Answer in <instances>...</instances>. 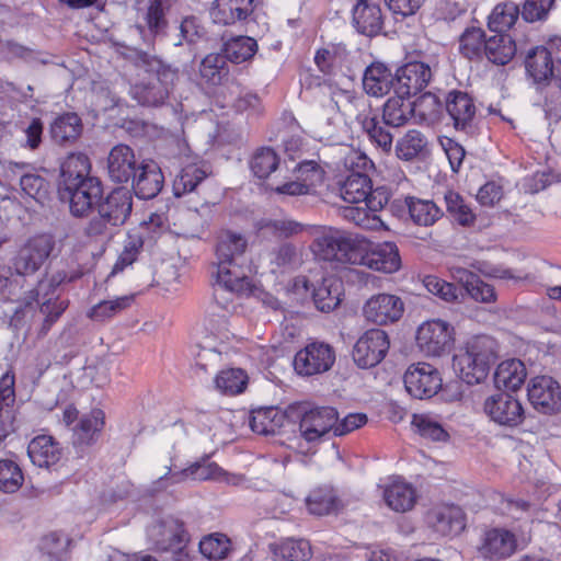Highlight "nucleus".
<instances>
[{
  "instance_id": "a211bd4d",
  "label": "nucleus",
  "mask_w": 561,
  "mask_h": 561,
  "mask_svg": "<svg viewBox=\"0 0 561 561\" xmlns=\"http://www.w3.org/2000/svg\"><path fill=\"white\" fill-rule=\"evenodd\" d=\"M528 400L543 414L556 413L561 409V388L552 377L537 376L528 386Z\"/></svg>"
},
{
  "instance_id": "412c9836",
  "label": "nucleus",
  "mask_w": 561,
  "mask_h": 561,
  "mask_svg": "<svg viewBox=\"0 0 561 561\" xmlns=\"http://www.w3.org/2000/svg\"><path fill=\"white\" fill-rule=\"evenodd\" d=\"M130 181L133 196L139 199H152L162 191L164 175L156 161L145 159L139 162Z\"/></svg>"
},
{
  "instance_id": "f704fd0d",
  "label": "nucleus",
  "mask_w": 561,
  "mask_h": 561,
  "mask_svg": "<svg viewBox=\"0 0 561 561\" xmlns=\"http://www.w3.org/2000/svg\"><path fill=\"white\" fill-rule=\"evenodd\" d=\"M172 83L149 78L148 81H141L133 85L130 92L133 98L144 106H160L168 99Z\"/></svg>"
},
{
  "instance_id": "37998d69",
  "label": "nucleus",
  "mask_w": 561,
  "mask_h": 561,
  "mask_svg": "<svg viewBox=\"0 0 561 561\" xmlns=\"http://www.w3.org/2000/svg\"><path fill=\"white\" fill-rule=\"evenodd\" d=\"M360 125L367 135L370 144L382 154H389L393 147V135L390 133L389 127L380 122L378 117L365 116L360 119Z\"/></svg>"
},
{
  "instance_id": "f03ea898",
  "label": "nucleus",
  "mask_w": 561,
  "mask_h": 561,
  "mask_svg": "<svg viewBox=\"0 0 561 561\" xmlns=\"http://www.w3.org/2000/svg\"><path fill=\"white\" fill-rule=\"evenodd\" d=\"M133 211V193L127 186L112 188L100 198L96 215L83 228L85 237L100 241L112 237L115 228L126 224Z\"/></svg>"
},
{
  "instance_id": "0eeeda50",
  "label": "nucleus",
  "mask_w": 561,
  "mask_h": 561,
  "mask_svg": "<svg viewBox=\"0 0 561 561\" xmlns=\"http://www.w3.org/2000/svg\"><path fill=\"white\" fill-rule=\"evenodd\" d=\"M55 248L54 237L50 234H37L30 238L18 251L13 259V268L22 276L36 273Z\"/></svg>"
},
{
  "instance_id": "6ab92c4d",
  "label": "nucleus",
  "mask_w": 561,
  "mask_h": 561,
  "mask_svg": "<svg viewBox=\"0 0 561 561\" xmlns=\"http://www.w3.org/2000/svg\"><path fill=\"white\" fill-rule=\"evenodd\" d=\"M172 3L173 0H148L142 14L144 24L136 25L146 44H153L158 36L165 34L169 26L167 14Z\"/></svg>"
},
{
  "instance_id": "de8ad7c7",
  "label": "nucleus",
  "mask_w": 561,
  "mask_h": 561,
  "mask_svg": "<svg viewBox=\"0 0 561 561\" xmlns=\"http://www.w3.org/2000/svg\"><path fill=\"white\" fill-rule=\"evenodd\" d=\"M308 511L317 516L336 513L341 502L333 489L323 486L312 490L306 499Z\"/></svg>"
},
{
  "instance_id": "5fc2aeb1",
  "label": "nucleus",
  "mask_w": 561,
  "mask_h": 561,
  "mask_svg": "<svg viewBox=\"0 0 561 561\" xmlns=\"http://www.w3.org/2000/svg\"><path fill=\"white\" fill-rule=\"evenodd\" d=\"M519 14V7L513 1L499 3L489 15L488 27L491 32L505 34L516 23Z\"/></svg>"
},
{
  "instance_id": "2f4dec72",
  "label": "nucleus",
  "mask_w": 561,
  "mask_h": 561,
  "mask_svg": "<svg viewBox=\"0 0 561 561\" xmlns=\"http://www.w3.org/2000/svg\"><path fill=\"white\" fill-rule=\"evenodd\" d=\"M128 59L134 66L144 70L150 78L160 79L162 82H173L176 71L165 65L159 57L137 48H129Z\"/></svg>"
},
{
  "instance_id": "9b49d317",
  "label": "nucleus",
  "mask_w": 561,
  "mask_h": 561,
  "mask_svg": "<svg viewBox=\"0 0 561 561\" xmlns=\"http://www.w3.org/2000/svg\"><path fill=\"white\" fill-rule=\"evenodd\" d=\"M403 382L408 393L415 399H430L442 388V377L437 368L427 363L409 366Z\"/></svg>"
},
{
  "instance_id": "5701e85b",
  "label": "nucleus",
  "mask_w": 561,
  "mask_h": 561,
  "mask_svg": "<svg viewBox=\"0 0 561 561\" xmlns=\"http://www.w3.org/2000/svg\"><path fill=\"white\" fill-rule=\"evenodd\" d=\"M134 150L124 144L114 146L107 156V174L112 182L128 183L139 167Z\"/></svg>"
},
{
  "instance_id": "a19ab883",
  "label": "nucleus",
  "mask_w": 561,
  "mask_h": 561,
  "mask_svg": "<svg viewBox=\"0 0 561 561\" xmlns=\"http://www.w3.org/2000/svg\"><path fill=\"white\" fill-rule=\"evenodd\" d=\"M386 504L394 512H408L416 502V492L412 484L396 480L383 491Z\"/></svg>"
},
{
  "instance_id": "bf43d9fd",
  "label": "nucleus",
  "mask_w": 561,
  "mask_h": 561,
  "mask_svg": "<svg viewBox=\"0 0 561 561\" xmlns=\"http://www.w3.org/2000/svg\"><path fill=\"white\" fill-rule=\"evenodd\" d=\"M133 301V295L100 301L89 310L88 317L93 321L104 322L129 308Z\"/></svg>"
},
{
  "instance_id": "0e129e2a",
  "label": "nucleus",
  "mask_w": 561,
  "mask_h": 561,
  "mask_svg": "<svg viewBox=\"0 0 561 561\" xmlns=\"http://www.w3.org/2000/svg\"><path fill=\"white\" fill-rule=\"evenodd\" d=\"M144 248V238L136 232H129L124 243V249L118 255L113 266L111 275L123 272L127 266L131 265L140 254Z\"/></svg>"
},
{
  "instance_id": "58836bf2",
  "label": "nucleus",
  "mask_w": 561,
  "mask_h": 561,
  "mask_svg": "<svg viewBox=\"0 0 561 561\" xmlns=\"http://www.w3.org/2000/svg\"><path fill=\"white\" fill-rule=\"evenodd\" d=\"M221 54L225 58L236 65L251 60L257 51V43L254 38L244 35L222 36Z\"/></svg>"
},
{
  "instance_id": "dca6fc26",
  "label": "nucleus",
  "mask_w": 561,
  "mask_h": 561,
  "mask_svg": "<svg viewBox=\"0 0 561 561\" xmlns=\"http://www.w3.org/2000/svg\"><path fill=\"white\" fill-rule=\"evenodd\" d=\"M433 72L423 61H410L396 70L394 94L412 98L421 93L431 82Z\"/></svg>"
},
{
  "instance_id": "9d476101",
  "label": "nucleus",
  "mask_w": 561,
  "mask_h": 561,
  "mask_svg": "<svg viewBox=\"0 0 561 561\" xmlns=\"http://www.w3.org/2000/svg\"><path fill=\"white\" fill-rule=\"evenodd\" d=\"M444 108L456 130L466 135L476 133L477 106L468 92L456 89L448 91L444 99Z\"/></svg>"
},
{
  "instance_id": "c03bdc74",
  "label": "nucleus",
  "mask_w": 561,
  "mask_h": 561,
  "mask_svg": "<svg viewBox=\"0 0 561 561\" xmlns=\"http://www.w3.org/2000/svg\"><path fill=\"white\" fill-rule=\"evenodd\" d=\"M394 150L400 160L412 161L428 153V141L424 134L411 129L397 141Z\"/></svg>"
},
{
  "instance_id": "c756f323",
  "label": "nucleus",
  "mask_w": 561,
  "mask_h": 561,
  "mask_svg": "<svg viewBox=\"0 0 561 561\" xmlns=\"http://www.w3.org/2000/svg\"><path fill=\"white\" fill-rule=\"evenodd\" d=\"M83 125L80 116L73 112L58 115L49 126L53 141L60 146L75 144L81 136Z\"/></svg>"
},
{
  "instance_id": "ea45409f",
  "label": "nucleus",
  "mask_w": 561,
  "mask_h": 561,
  "mask_svg": "<svg viewBox=\"0 0 561 561\" xmlns=\"http://www.w3.org/2000/svg\"><path fill=\"white\" fill-rule=\"evenodd\" d=\"M331 101L345 118H356L359 123L367 106V100L363 95H358L355 91L344 89H333L331 92Z\"/></svg>"
},
{
  "instance_id": "cd10ccee",
  "label": "nucleus",
  "mask_w": 561,
  "mask_h": 561,
  "mask_svg": "<svg viewBox=\"0 0 561 561\" xmlns=\"http://www.w3.org/2000/svg\"><path fill=\"white\" fill-rule=\"evenodd\" d=\"M287 422H291L288 408L285 411L276 407L259 408L249 416L251 430L261 435H275Z\"/></svg>"
},
{
  "instance_id": "7c9ffc66",
  "label": "nucleus",
  "mask_w": 561,
  "mask_h": 561,
  "mask_svg": "<svg viewBox=\"0 0 561 561\" xmlns=\"http://www.w3.org/2000/svg\"><path fill=\"white\" fill-rule=\"evenodd\" d=\"M343 294V282L335 276H329L313 288L312 301L317 310L331 312L340 306Z\"/></svg>"
},
{
  "instance_id": "e433bc0d",
  "label": "nucleus",
  "mask_w": 561,
  "mask_h": 561,
  "mask_svg": "<svg viewBox=\"0 0 561 561\" xmlns=\"http://www.w3.org/2000/svg\"><path fill=\"white\" fill-rule=\"evenodd\" d=\"M199 76L209 87L226 84L230 79L228 60L220 53L207 54L199 64Z\"/></svg>"
},
{
  "instance_id": "338daca9",
  "label": "nucleus",
  "mask_w": 561,
  "mask_h": 561,
  "mask_svg": "<svg viewBox=\"0 0 561 561\" xmlns=\"http://www.w3.org/2000/svg\"><path fill=\"white\" fill-rule=\"evenodd\" d=\"M230 548V540L226 535L211 534L199 541L201 553L210 559L218 560L227 557Z\"/></svg>"
},
{
  "instance_id": "7ed1b4c3",
  "label": "nucleus",
  "mask_w": 561,
  "mask_h": 561,
  "mask_svg": "<svg viewBox=\"0 0 561 561\" xmlns=\"http://www.w3.org/2000/svg\"><path fill=\"white\" fill-rule=\"evenodd\" d=\"M496 341L489 335L471 337L463 351L454 355L453 366L460 379L473 386L486 379L497 359Z\"/></svg>"
},
{
  "instance_id": "6e6d98bb",
  "label": "nucleus",
  "mask_w": 561,
  "mask_h": 561,
  "mask_svg": "<svg viewBox=\"0 0 561 561\" xmlns=\"http://www.w3.org/2000/svg\"><path fill=\"white\" fill-rule=\"evenodd\" d=\"M209 172L195 163L187 164L181 169L173 181V193L176 197H181L187 193L195 191L201 182H203Z\"/></svg>"
},
{
  "instance_id": "39448f33",
  "label": "nucleus",
  "mask_w": 561,
  "mask_h": 561,
  "mask_svg": "<svg viewBox=\"0 0 561 561\" xmlns=\"http://www.w3.org/2000/svg\"><path fill=\"white\" fill-rule=\"evenodd\" d=\"M291 422L299 420V433L308 444H318L331 432L337 421V411L332 407H314L307 409L304 403L288 407Z\"/></svg>"
},
{
  "instance_id": "1a4fd4ad",
  "label": "nucleus",
  "mask_w": 561,
  "mask_h": 561,
  "mask_svg": "<svg viewBox=\"0 0 561 561\" xmlns=\"http://www.w3.org/2000/svg\"><path fill=\"white\" fill-rule=\"evenodd\" d=\"M389 347V336L383 330L369 329L355 343L352 357L357 367L373 368L386 357Z\"/></svg>"
},
{
  "instance_id": "4d7b16f0",
  "label": "nucleus",
  "mask_w": 561,
  "mask_h": 561,
  "mask_svg": "<svg viewBox=\"0 0 561 561\" xmlns=\"http://www.w3.org/2000/svg\"><path fill=\"white\" fill-rule=\"evenodd\" d=\"M220 473L221 468L215 462H194L181 471L172 472L169 469L168 473L161 477V480L167 479L171 480L172 483H180L191 477L193 480L204 481L217 479Z\"/></svg>"
},
{
  "instance_id": "aec40b11",
  "label": "nucleus",
  "mask_w": 561,
  "mask_h": 561,
  "mask_svg": "<svg viewBox=\"0 0 561 561\" xmlns=\"http://www.w3.org/2000/svg\"><path fill=\"white\" fill-rule=\"evenodd\" d=\"M363 257L356 265L391 274L401 267L399 249L394 242H382L370 249L369 241L363 237Z\"/></svg>"
},
{
  "instance_id": "a878e982",
  "label": "nucleus",
  "mask_w": 561,
  "mask_h": 561,
  "mask_svg": "<svg viewBox=\"0 0 561 561\" xmlns=\"http://www.w3.org/2000/svg\"><path fill=\"white\" fill-rule=\"evenodd\" d=\"M257 0H214L210 16L215 23L233 25L245 21L253 12Z\"/></svg>"
},
{
  "instance_id": "72a5a7b5",
  "label": "nucleus",
  "mask_w": 561,
  "mask_h": 561,
  "mask_svg": "<svg viewBox=\"0 0 561 561\" xmlns=\"http://www.w3.org/2000/svg\"><path fill=\"white\" fill-rule=\"evenodd\" d=\"M527 371L520 359L512 358L500 363L494 373L495 387L504 391H516L525 382Z\"/></svg>"
},
{
  "instance_id": "393cba45",
  "label": "nucleus",
  "mask_w": 561,
  "mask_h": 561,
  "mask_svg": "<svg viewBox=\"0 0 561 561\" xmlns=\"http://www.w3.org/2000/svg\"><path fill=\"white\" fill-rule=\"evenodd\" d=\"M352 22L359 34L368 37L377 36L383 27L381 8L368 0H358L352 10Z\"/></svg>"
},
{
  "instance_id": "f257e3e1",
  "label": "nucleus",
  "mask_w": 561,
  "mask_h": 561,
  "mask_svg": "<svg viewBox=\"0 0 561 561\" xmlns=\"http://www.w3.org/2000/svg\"><path fill=\"white\" fill-rule=\"evenodd\" d=\"M247 239L231 231L224 232L216 245V279L219 286L237 294H251L252 279L244 256Z\"/></svg>"
},
{
  "instance_id": "774afa93",
  "label": "nucleus",
  "mask_w": 561,
  "mask_h": 561,
  "mask_svg": "<svg viewBox=\"0 0 561 561\" xmlns=\"http://www.w3.org/2000/svg\"><path fill=\"white\" fill-rule=\"evenodd\" d=\"M294 175L301 183L307 185L310 192L323 182L324 172L314 160H304L293 169Z\"/></svg>"
},
{
  "instance_id": "473e14b6",
  "label": "nucleus",
  "mask_w": 561,
  "mask_h": 561,
  "mask_svg": "<svg viewBox=\"0 0 561 561\" xmlns=\"http://www.w3.org/2000/svg\"><path fill=\"white\" fill-rule=\"evenodd\" d=\"M525 68L535 83L550 80L556 69L551 51L545 46L530 48L525 57Z\"/></svg>"
},
{
  "instance_id": "20e7f679",
  "label": "nucleus",
  "mask_w": 561,
  "mask_h": 561,
  "mask_svg": "<svg viewBox=\"0 0 561 561\" xmlns=\"http://www.w3.org/2000/svg\"><path fill=\"white\" fill-rule=\"evenodd\" d=\"M363 237L330 230L312 241L311 250L320 260L356 265L363 257Z\"/></svg>"
},
{
  "instance_id": "f3484780",
  "label": "nucleus",
  "mask_w": 561,
  "mask_h": 561,
  "mask_svg": "<svg viewBox=\"0 0 561 561\" xmlns=\"http://www.w3.org/2000/svg\"><path fill=\"white\" fill-rule=\"evenodd\" d=\"M404 312L402 299L391 294H377L371 296L363 306V316L366 321L376 325H387L400 320Z\"/></svg>"
},
{
  "instance_id": "b1692460",
  "label": "nucleus",
  "mask_w": 561,
  "mask_h": 561,
  "mask_svg": "<svg viewBox=\"0 0 561 561\" xmlns=\"http://www.w3.org/2000/svg\"><path fill=\"white\" fill-rule=\"evenodd\" d=\"M427 523L442 536H455L465 529L466 517L461 507L444 505L428 512Z\"/></svg>"
},
{
  "instance_id": "4468645a",
  "label": "nucleus",
  "mask_w": 561,
  "mask_h": 561,
  "mask_svg": "<svg viewBox=\"0 0 561 561\" xmlns=\"http://www.w3.org/2000/svg\"><path fill=\"white\" fill-rule=\"evenodd\" d=\"M335 362L333 347L323 342H313L297 352L294 368L299 375L312 376L328 371Z\"/></svg>"
},
{
  "instance_id": "c9c22d12",
  "label": "nucleus",
  "mask_w": 561,
  "mask_h": 561,
  "mask_svg": "<svg viewBox=\"0 0 561 561\" xmlns=\"http://www.w3.org/2000/svg\"><path fill=\"white\" fill-rule=\"evenodd\" d=\"M483 58L496 66L510 64L517 53L515 39L510 34L496 33L488 37Z\"/></svg>"
},
{
  "instance_id": "603ef678",
  "label": "nucleus",
  "mask_w": 561,
  "mask_h": 561,
  "mask_svg": "<svg viewBox=\"0 0 561 561\" xmlns=\"http://www.w3.org/2000/svg\"><path fill=\"white\" fill-rule=\"evenodd\" d=\"M412 104L413 117L417 123L421 124H433L440 117L444 108V102L439 98L432 93L425 92Z\"/></svg>"
},
{
  "instance_id": "680f3d73",
  "label": "nucleus",
  "mask_w": 561,
  "mask_h": 561,
  "mask_svg": "<svg viewBox=\"0 0 561 561\" xmlns=\"http://www.w3.org/2000/svg\"><path fill=\"white\" fill-rule=\"evenodd\" d=\"M216 388L225 394H238L243 392L248 383V376L240 368L221 370L215 379Z\"/></svg>"
},
{
  "instance_id": "3c124183",
  "label": "nucleus",
  "mask_w": 561,
  "mask_h": 561,
  "mask_svg": "<svg viewBox=\"0 0 561 561\" xmlns=\"http://www.w3.org/2000/svg\"><path fill=\"white\" fill-rule=\"evenodd\" d=\"M276 561H309L312 557L308 540L287 538L273 548Z\"/></svg>"
},
{
  "instance_id": "13d9d810",
  "label": "nucleus",
  "mask_w": 561,
  "mask_h": 561,
  "mask_svg": "<svg viewBox=\"0 0 561 561\" xmlns=\"http://www.w3.org/2000/svg\"><path fill=\"white\" fill-rule=\"evenodd\" d=\"M410 203V219L417 226H433L443 216V211L433 201L412 196Z\"/></svg>"
},
{
  "instance_id": "4c0bfd02",
  "label": "nucleus",
  "mask_w": 561,
  "mask_h": 561,
  "mask_svg": "<svg viewBox=\"0 0 561 561\" xmlns=\"http://www.w3.org/2000/svg\"><path fill=\"white\" fill-rule=\"evenodd\" d=\"M91 162L84 153H70L60 165L58 186H67L93 179L91 175Z\"/></svg>"
},
{
  "instance_id": "f8f14e48",
  "label": "nucleus",
  "mask_w": 561,
  "mask_h": 561,
  "mask_svg": "<svg viewBox=\"0 0 561 561\" xmlns=\"http://www.w3.org/2000/svg\"><path fill=\"white\" fill-rule=\"evenodd\" d=\"M483 411L491 421L506 427H516L525 419V411L519 400L506 391L489 396L484 400Z\"/></svg>"
},
{
  "instance_id": "2eb2a0df",
  "label": "nucleus",
  "mask_w": 561,
  "mask_h": 561,
  "mask_svg": "<svg viewBox=\"0 0 561 561\" xmlns=\"http://www.w3.org/2000/svg\"><path fill=\"white\" fill-rule=\"evenodd\" d=\"M518 550L517 537L505 528H491L481 536L478 553L485 561H504Z\"/></svg>"
},
{
  "instance_id": "864d4df0",
  "label": "nucleus",
  "mask_w": 561,
  "mask_h": 561,
  "mask_svg": "<svg viewBox=\"0 0 561 561\" xmlns=\"http://www.w3.org/2000/svg\"><path fill=\"white\" fill-rule=\"evenodd\" d=\"M486 39L481 27H467L459 37V53L469 60H482Z\"/></svg>"
},
{
  "instance_id": "79ce46f5",
  "label": "nucleus",
  "mask_w": 561,
  "mask_h": 561,
  "mask_svg": "<svg viewBox=\"0 0 561 561\" xmlns=\"http://www.w3.org/2000/svg\"><path fill=\"white\" fill-rule=\"evenodd\" d=\"M104 412L99 409L83 415L73 430V444L80 446L93 444L104 427Z\"/></svg>"
},
{
  "instance_id": "8fccbe9b",
  "label": "nucleus",
  "mask_w": 561,
  "mask_h": 561,
  "mask_svg": "<svg viewBox=\"0 0 561 561\" xmlns=\"http://www.w3.org/2000/svg\"><path fill=\"white\" fill-rule=\"evenodd\" d=\"M410 98H401L394 94L389 98L382 107L383 124L391 127L403 126L413 117V108L411 102H405Z\"/></svg>"
},
{
  "instance_id": "423d86ee",
  "label": "nucleus",
  "mask_w": 561,
  "mask_h": 561,
  "mask_svg": "<svg viewBox=\"0 0 561 561\" xmlns=\"http://www.w3.org/2000/svg\"><path fill=\"white\" fill-rule=\"evenodd\" d=\"M102 195L103 183L98 176L85 179L75 185L58 186L59 199L68 204L69 211L75 218H87L96 209Z\"/></svg>"
},
{
  "instance_id": "6e6552de",
  "label": "nucleus",
  "mask_w": 561,
  "mask_h": 561,
  "mask_svg": "<svg viewBox=\"0 0 561 561\" xmlns=\"http://www.w3.org/2000/svg\"><path fill=\"white\" fill-rule=\"evenodd\" d=\"M149 536L158 550L176 552L174 561H191L182 551L190 541V535L182 520L172 516L163 518L152 526Z\"/></svg>"
},
{
  "instance_id": "4be33fe9",
  "label": "nucleus",
  "mask_w": 561,
  "mask_h": 561,
  "mask_svg": "<svg viewBox=\"0 0 561 561\" xmlns=\"http://www.w3.org/2000/svg\"><path fill=\"white\" fill-rule=\"evenodd\" d=\"M16 415L14 376L7 373L0 380V450L4 448V440L20 426Z\"/></svg>"
},
{
  "instance_id": "ddd939ff",
  "label": "nucleus",
  "mask_w": 561,
  "mask_h": 561,
  "mask_svg": "<svg viewBox=\"0 0 561 561\" xmlns=\"http://www.w3.org/2000/svg\"><path fill=\"white\" fill-rule=\"evenodd\" d=\"M454 329L443 320H431L421 324L416 332V343L428 356H440L450 351L454 343Z\"/></svg>"
},
{
  "instance_id": "09e8293b",
  "label": "nucleus",
  "mask_w": 561,
  "mask_h": 561,
  "mask_svg": "<svg viewBox=\"0 0 561 561\" xmlns=\"http://www.w3.org/2000/svg\"><path fill=\"white\" fill-rule=\"evenodd\" d=\"M457 275L466 291L476 301L489 304L496 300L494 287L482 280L477 274L461 268L457 271Z\"/></svg>"
},
{
  "instance_id": "69168bd1",
  "label": "nucleus",
  "mask_w": 561,
  "mask_h": 561,
  "mask_svg": "<svg viewBox=\"0 0 561 561\" xmlns=\"http://www.w3.org/2000/svg\"><path fill=\"white\" fill-rule=\"evenodd\" d=\"M24 476L20 466L11 459H0V491L14 493L23 484Z\"/></svg>"
},
{
  "instance_id": "e2e57ef3",
  "label": "nucleus",
  "mask_w": 561,
  "mask_h": 561,
  "mask_svg": "<svg viewBox=\"0 0 561 561\" xmlns=\"http://www.w3.org/2000/svg\"><path fill=\"white\" fill-rule=\"evenodd\" d=\"M82 276L80 271H66L59 270L55 272L48 279H43L38 282V285L35 289L30 291V296L33 299H36L41 295L43 298L54 295L55 290L62 284L72 283L79 279Z\"/></svg>"
},
{
  "instance_id": "052dcab7",
  "label": "nucleus",
  "mask_w": 561,
  "mask_h": 561,
  "mask_svg": "<svg viewBox=\"0 0 561 561\" xmlns=\"http://www.w3.org/2000/svg\"><path fill=\"white\" fill-rule=\"evenodd\" d=\"M278 165L279 158L270 147L257 149L250 160V169L257 179H266Z\"/></svg>"
},
{
  "instance_id": "bb28decb",
  "label": "nucleus",
  "mask_w": 561,
  "mask_h": 561,
  "mask_svg": "<svg viewBox=\"0 0 561 561\" xmlns=\"http://www.w3.org/2000/svg\"><path fill=\"white\" fill-rule=\"evenodd\" d=\"M32 463L39 468H55L64 457V448L49 435L34 437L27 446Z\"/></svg>"
},
{
  "instance_id": "a18cd8bd",
  "label": "nucleus",
  "mask_w": 561,
  "mask_h": 561,
  "mask_svg": "<svg viewBox=\"0 0 561 561\" xmlns=\"http://www.w3.org/2000/svg\"><path fill=\"white\" fill-rule=\"evenodd\" d=\"M371 188L370 178L360 172H352L340 185V195L346 203L364 204Z\"/></svg>"
},
{
  "instance_id": "49530a36",
  "label": "nucleus",
  "mask_w": 561,
  "mask_h": 561,
  "mask_svg": "<svg viewBox=\"0 0 561 561\" xmlns=\"http://www.w3.org/2000/svg\"><path fill=\"white\" fill-rule=\"evenodd\" d=\"M22 196L44 207L50 201V183L37 173H25L20 178Z\"/></svg>"
},
{
  "instance_id": "c85d7f7f",
  "label": "nucleus",
  "mask_w": 561,
  "mask_h": 561,
  "mask_svg": "<svg viewBox=\"0 0 561 561\" xmlns=\"http://www.w3.org/2000/svg\"><path fill=\"white\" fill-rule=\"evenodd\" d=\"M396 72L380 61L371 62L364 71L363 88L368 95L381 98L394 91Z\"/></svg>"
}]
</instances>
